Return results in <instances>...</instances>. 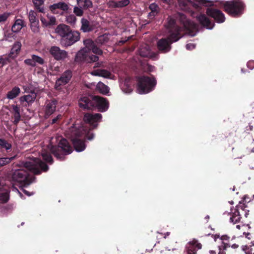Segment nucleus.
I'll list each match as a JSON object with an SVG mask.
<instances>
[{
  "label": "nucleus",
  "instance_id": "obj_25",
  "mask_svg": "<svg viewBox=\"0 0 254 254\" xmlns=\"http://www.w3.org/2000/svg\"><path fill=\"white\" fill-rule=\"evenodd\" d=\"M168 25L169 27L171 29L173 30L174 29L175 32L177 33L178 30H179V36H180V30L181 28L178 26L176 25V20L174 19L172 16H169L168 19Z\"/></svg>",
  "mask_w": 254,
  "mask_h": 254
},
{
  "label": "nucleus",
  "instance_id": "obj_45",
  "mask_svg": "<svg viewBox=\"0 0 254 254\" xmlns=\"http://www.w3.org/2000/svg\"><path fill=\"white\" fill-rule=\"evenodd\" d=\"M87 60L88 61H87V63H88L96 62L99 60V57L97 56L94 55H91V56L88 55Z\"/></svg>",
  "mask_w": 254,
  "mask_h": 254
},
{
  "label": "nucleus",
  "instance_id": "obj_29",
  "mask_svg": "<svg viewBox=\"0 0 254 254\" xmlns=\"http://www.w3.org/2000/svg\"><path fill=\"white\" fill-rule=\"evenodd\" d=\"M83 44L85 47L83 49L88 52L91 51L94 46L96 45L94 41L91 39H86L84 40L83 41Z\"/></svg>",
  "mask_w": 254,
  "mask_h": 254
},
{
  "label": "nucleus",
  "instance_id": "obj_8",
  "mask_svg": "<svg viewBox=\"0 0 254 254\" xmlns=\"http://www.w3.org/2000/svg\"><path fill=\"white\" fill-rule=\"evenodd\" d=\"M179 32L178 30L177 33H171L167 38H161L157 41V48L160 53L165 54L170 51L171 44L181 38Z\"/></svg>",
  "mask_w": 254,
  "mask_h": 254
},
{
  "label": "nucleus",
  "instance_id": "obj_2",
  "mask_svg": "<svg viewBox=\"0 0 254 254\" xmlns=\"http://www.w3.org/2000/svg\"><path fill=\"white\" fill-rule=\"evenodd\" d=\"M36 164L29 161L22 162V164L25 169L15 170L11 174L12 181L19 184L20 187H27L32 183L35 177L30 172L35 175H40L41 171L47 172L49 167L47 164L38 160Z\"/></svg>",
  "mask_w": 254,
  "mask_h": 254
},
{
  "label": "nucleus",
  "instance_id": "obj_12",
  "mask_svg": "<svg viewBox=\"0 0 254 254\" xmlns=\"http://www.w3.org/2000/svg\"><path fill=\"white\" fill-rule=\"evenodd\" d=\"M49 53L51 56L57 61H64L68 56L67 52L62 50L58 46H52Z\"/></svg>",
  "mask_w": 254,
  "mask_h": 254
},
{
  "label": "nucleus",
  "instance_id": "obj_27",
  "mask_svg": "<svg viewBox=\"0 0 254 254\" xmlns=\"http://www.w3.org/2000/svg\"><path fill=\"white\" fill-rule=\"evenodd\" d=\"M78 5L83 9H87L92 7L93 3L91 0H76Z\"/></svg>",
  "mask_w": 254,
  "mask_h": 254
},
{
  "label": "nucleus",
  "instance_id": "obj_5",
  "mask_svg": "<svg viewBox=\"0 0 254 254\" xmlns=\"http://www.w3.org/2000/svg\"><path fill=\"white\" fill-rule=\"evenodd\" d=\"M224 10L233 17L241 16L246 10V5L242 0L226 1L223 3Z\"/></svg>",
  "mask_w": 254,
  "mask_h": 254
},
{
  "label": "nucleus",
  "instance_id": "obj_4",
  "mask_svg": "<svg viewBox=\"0 0 254 254\" xmlns=\"http://www.w3.org/2000/svg\"><path fill=\"white\" fill-rule=\"evenodd\" d=\"M55 30L61 37V44L64 47L70 46L80 40V33L77 31L72 30L66 25L61 24Z\"/></svg>",
  "mask_w": 254,
  "mask_h": 254
},
{
  "label": "nucleus",
  "instance_id": "obj_41",
  "mask_svg": "<svg viewBox=\"0 0 254 254\" xmlns=\"http://www.w3.org/2000/svg\"><path fill=\"white\" fill-rule=\"evenodd\" d=\"M190 246H193L196 250L201 249L202 245L200 243H198L197 240L193 239L189 243Z\"/></svg>",
  "mask_w": 254,
  "mask_h": 254
},
{
  "label": "nucleus",
  "instance_id": "obj_50",
  "mask_svg": "<svg viewBox=\"0 0 254 254\" xmlns=\"http://www.w3.org/2000/svg\"><path fill=\"white\" fill-rule=\"evenodd\" d=\"M24 63L26 64L31 66L32 67H34L36 66V64H35V63L34 62V60H33V58H31V59H26L24 61Z\"/></svg>",
  "mask_w": 254,
  "mask_h": 254
},
{
  "label": "nucleus",
  "instance_id": "obj_21",
  "mask_svg": "<svg viewBox=\"0 0 254 254\" xmlns=\"http://www.w3.org/2000/svg\"><path fill=\"white\" fill-rule=\"evenodd\" d=\"M88 52L83 49L79 51L76 54L75 61L77 62H86L87 63L88 56Z\"/></svg>",
  "mask_w": 254,
  "mask_h": 254
},
{
  "label": "nucleus",
  "instance_id": "obj_47",
  "mask_svg": "<svg viewBox=\"0 0 254 254\" xmlns=\"http://www.w3.org/2000/svg\"><path fill=\"white\" fill-rule=\"evenodd\" d=\"M47 18L48 19V24L49 26L55 25L57 24L55 17L48 15Z\"/></svg>",
  "mask_w": 254,
  "mask_h": 254
},
{
  "label": "nucleus",
  "instance_id": "obj_3",
  "mask_svg": "<svg viewBox=\"0 0 254 254\" xmlns=\"http://www.w3.org/2000/svg\"><path fill=\"white\" fill-rule=\"evenodd\" d=\"M79 107L83 109L92 110L94 108L100 112H105L109 108V102L103 97L98 96H83L79 100Z\"/></svg>",
  "mask_w": 254,
  "mask_h": 254
},
{
  "label": "nucleus",
  "instance_id": "obj_55",
  "mask_svg": "<svg viewBox=\"0 0 254 254\" xmlns=\"http://www.w3.org/2000/svg\"><path fill=\"white\" fill-rule=\"evenodd\" d=\"M247 67L250 69L254 68V61H249L247 64Z\"/></svg>",
  "mask_w": 254,
  "mask_h": 254
},
{
  "label": "nucleus",
  "instance_id": "obj_43",
  "mask_svg": "<svg viewBox=\"0 0 254 254\" xmlns=\"http://www.w3.org/2000/svg\"><path fill=\"white\" fill-rule=\"evenodd\" d=\"M36 13L32 10H31L29 13V20L30 22L39 21L36 18Z\"/></svg>",
  "mask_w": 254,
  "mask_h": 254
},
{
  "label": "nucleus",
  "instance_id": "obj_49",
  "mask_svg": "<svg viewBox=\"0 0 254 254\" xmlns=\"http://www.w3.org/2000/svg\"><path fill=\"white\" fill-rule=\"evenodd\" d=\"M14 121L13 124L14 125H17L20 120V114L18 113H13Z\"/></svg>",
  "mask_w": 254,
  "mask_h": 254
},
{
  "label": "nucleus",
  "instance_id": "obj_36",
  "mask_svg": "<svg viewBox=\"0 0 254 254\" xmlns=\"http://www.w3.org/2000/svg\"><path fill=\"white\" fill-rule=\"evenodd\" d=\"M0 146L2 148H4L6 150L10 149L11 148V144L8 143L6 140L4 139H0Z\"/></svg>",
  "mask_w": 254,
  "mask_h": 254
},
{
  "label": "nucleus",
  "instance_id": "obj_35",
  "mask_svg": "<svg viewBox=\"0 0 254 254\" xmlns=\"http://www.w3.org/2000/svg\"><path fill=\"white\" fill-rule=\"evenodd\" d=\"M109 40L108 35L104 34L98 37L97 39L98 43L103 45L108 42Z\"/></svg>",
  "mask_w": 254,
  "mask_h": 254
},
{
  "label": "nucleus",
  "instance_id": "obj_26",
  "mask_svg": "<svg viewBox=\"0 0 254 254\" xmlns=\"http://www.w3.org/2000/svg\"><path fill=\"white\" fill-rule=\"evenodd\" d=\"M20 91V89L18 87L15 86L7 93L6 98L8 99H13L19 95Z\"/></svg>",
  "mask_w": 254,
  "mask_h": 254
},
{
  "label": "nucleus",
  "instance_id": "obj_23",
  "mask_svg": "<svg viewBox=\"0 0 254 254\" xmlns=\"http://www.w3.org/2000/svg\"><path fill=\"white\" fill-rule=\"evenodd\" d=\"M91 74L94 76H101L106 78H109L111 76V73L104 69H97L91 72Z\"/></svg>",
  "mask_w": 254,
  "mask_h": 254
},
{
  "label": "nucleus",
  "instance_id": "obj_32",
  "mask_svg": "<svg viewBox=\"0 0 254 254\" xmlns=\"http://www.w3.org/2000/svg\"><path fill=\"white\" fill-rule=\"evenodd\" d=\"M190 2V1L188 0H180L179 1V6L183 10L188 11L190 8L188 4Z\"/></svg>",
  "mask_w": 254,
  "mask_h": 254
},
{
  "label": "nucleus",
  "instance_id": "obj_48",
  "mask_svg": "<svg viewBox=\"0 0 254 254\" xmlns=\"http://www.w3.org/2000/svg\"><path fill=\"white\" fill-rule=\"evenodd\" d=\"M93 53L97 55H102L103 54V51L99 48L97 47L95 45L94 48L91 50Z\"/></svg>",
  "mask_w": 254,
  "mask_h": 254
},
{
  "label": "nucleus",
  "instance_id": "obj_60",
  "mask_svg": "<svg viewBox=\"0 0 254 254\" xmlns=\"http://www.w3.org/2000/svg\"><path fill=\"white\" fill-rule=\"evenodd\" d=\"M5 64V60L2 58H0V66L2 67Z\"/></svg>",
  "mask_w": 254,
  "mask_h": 254
},
{
  "label": "nucleus",
  "instance_id": "obj_52",
  "mask_svg": "<svg viewBox=\"0 0 254 254\" xmlns=\"http://www.w3.org/2000/svg\"><path fill=\"white\" fill-rule=\"evenodd\" d=\"M241 201L242 202V204H244L245 207L244 209H243V210H240V211H241V213H242L243 214H244V215L246 217H247L249 214V210L246 209V208L247 207V206L245 203L243 202V201Z\"/></svg>",
  "mask_w": 254,
  "mask_h": 254
},
{
  "label": "nucleus",
  "instance_id": "obj_20",
  "mask_svg": "<svg viewBox=\"0 0 254 254\" xmlns=\"http://www.w3.org/2000/svg\"><path fill=\"white\" fill-rule=\"evenodd\" d=\"M130 3L129 0H121L120 1L110 0L108 5L110 8H123L128 5Z\"/></svg>",
  "mask_w": 254,
  "mask_h": 254
},
{
  "label": "nucleus",
  "instance_id": "obj_1",
  "mask_svg": "<svg viewBox=\"0 0 254 254\" xmlns=\"http://www.w3.org/2000/svg\"><path fill=\"white\" fill-rule=\"evenodd\" d=\"M102 118V115L99 113L94 114L86 113L84 115L83 120L85 123L90 125V128L87 127L73 124L65 131L66 136L71 139L76 151H82L86 146L85 140L80 139V137H84L89 140L94 138V134L90 130L97 127L98 123L101 122Z\"/></svg>",
  "mask_w": 254,
  "mask_h": 254
},
{
  "label": "nucleus",
  "instance_id": "obj_39",
  "mask_svg": "<svg viewBox=\"0 0 254 254\" xmlns=\"http://www.w3.org/2000/svg\"><path fill=\"white\" fill-rule=\"evenodd\" d=\"M77 19L74 14H70L66 17V21L70 25L75 24Z\"/></svg>",
  "mask_w": 254,
  "mask_h": 254
},
{
  "label": "nucleus",
  "instance_id": "obj_58",
  "mask_svg": "<svg viewBox=\"0 0 254 254\" xmlns=\"http://www.w3.org/2000/svg\"><path fill=\"white\" fill-rule=\"evenodd\" d=\"M197 1L199 2V4H201L205 6H208L209 3H210V1H207L206 0H197Z\"/></svg>",
  "mask_w": 254,
  "mask_h": 254
},
{
  "label": "nucleus",
  "instance_id": "obj_62",
  "mask_svg": "<svg viewBox=\"0 0 254 254\" xmlns=\"http://www.w3.org/2000/svg\"><path fill=\"white\" fill-rule=\"evenodd\" d=\"M239 245L236 244H232V245H230V247H231L232 249H236L239 248Z\"/></svg>",
  "mask_w": 254,
  "mask_h": 254
},
{
  "label": "nucleus",
  "instance_id": "obj_59",
  "mask_svg": "<svg viewBox=\"0 0 254 254\" xmlns=\"http://www.w3.org/2000/svg\"><path fill=\"white\" fill-rule=\"evenodd\" d=\"M11 107L13 111V113H20L19 107L17 105H12Z\"/></svg>",
  "mask_w": 254,
  "mask_h": 254
},
{
  "label": "nucleus",
  "instance_id": "obj_9",
  "mask_svg": "<svg viewBox=\"0 0 254 254\" xmlns=\"http://www.w3.org/2000/svg\"><path fill=\"white\" fill-rule=\"evenodd\" d=\"M176 18L190 35L192 36L195 35L198 29V25L196 23L189 20L186 16L182 13H178Z\"/></svg>",
  "mask_w": 254,
  "mask_h": 254
},
{
  "label": "nucleus",
  "instance_id": "obj_24",
  "mask_svg": "<svg viewBox=\"0 0 254 254\" xmlns=\"http://www.w3.org/2000/svg\"><path fill=\"white\" fill-rule=\"evenodd\" d=\"M81 23V26L80 30L84 32H90L93 30L92 26L90 24L89 21L87 19L84 18H82Z\"/></svg>",
  "mask_w": 254,
  "mask_h": 254
},
{
  "label": "nucleus",
  "instance_id": "obj_22",
  "mask_svg": "<svg viewBox=\"0 0 254 254\" xmlns=\"http://www.w3.org/2000/svg\"><path fill=\"white\" fill-rule=\"evenodd\" d=\"M148 8L150 10V12L148 14L149 18H153L159 14L160 10L158 5L156 3L150 4Z\"/></svg>",
  "mask_w": 254,
  "mask_h": 254
},
{
  "label": "nucleus",
  "instance_id": "obj_34",
  "mask_svg": "<svg viewBox=\"0 0 254 254\" xmlns=\"http://www.w3.org/2000/svg\"><path fill=\"white\" fill-rule=\"evenodd\" d=\"M35 6L40 12H43L44 9L42 6L44 3L43 0H33Z\"/></svg>",
  "mask_w": 254,
  "mask_h": 254
},
{
  "label": "nucleus",
  "instance_id": "obj_28",
  "mask_svg": "<svg viewBox=\"0 0 254 254\" xmlns=\"http://www.w3.org/2000/svg\"><path fill=\"white\" fill-rule=\"evenodd\" d=\"M24 26L23 21L21 19H16L11 27V30L14 33L19 32Z\"/></svg>",
  "mask_w": 254,
  "mask_h": 254
},
{
  "label": "nucleus",
  "instance_id": "obj_38",
  "mask_svg": "<svg viewBox=\"0 0 254 254\" xmlns=\"http://www.w3.org/2000/svg\"><path fill=\"white\" fill-rule=\"evenodd\" d=\"M31 58H33V60H34V62L35 63V64H36V63L40 64L43 65L44 64V60L42 58L36 56L35 55H32L31 56Z\"/></svg>",
  "mask_w": 254,
  "mask_h": 254
},
{
  "label": "nucleus",
  "instance_id": "obj_33",
  "mask_svg": "<svg viewBox=\"0 0 254 254\" xmlns=\"http://www.w3.org/2000/svg\"><path fill=\"white\" fill-rule=\"evenodd\" d=\"M42 157L43 160L49 163L52 164L53 162V159L51 154L48 152H43Z\"/></svg>",
  "mask_w": 254,
  "mask_h": 254
},
{
  "label": "nucleus",
  "instance_id": "obj_18",
  "mask_svg": "<svg viewBox=\"0 0 254 254\" xmlns=\"http://www.w3.org/2000/svg\"><path fill=\"white\" fill-rule=\"evenodd\" d=\"M37 94L34 91H31L29 94L20 97L19 101L21 104L26 102L28 105H31L36 99Z\"/></svg>",
  "mask_w": 254,
  "mask_h": 254
},
{
  "label": "nucleus",
  "instance_id": "obj_56",
  "mask_svg": "<svg viewBox=\"0 0 254 254\" xmlns=\"http://www.w3.org/2000/svg\"><path fill=\"white\" fill-rule=\"evenodd\" d=\"M41 22L42 23V24L46 26V27H48V26H49V25L48 24V18H44V17H41Z\"/></svg>",
  "mask_w": 254,
  "mask_h": 254
},
{
  "label": "nucleus",
  "instance_id": "obj_53",
  "mask_svg": "<svg viewBox=\"0 0 254 254\" xmlns=\"http://www.w3.org/2000/svg\"><path fill=\"white\" fill-rule=\"evenodd\" d=\"M230 247V244L224 243L223 244H221V245L219 246L218 249H221L222 250L226 251L227 250V249Z\"/></svg>",
  "mask_w": 254,
  "mask_h": 254
},
{
  "label": "nucleus",
  "instance_id": "obj_42",
  "mask_svg": "<svg viewBox=\"0 0 254 254\" xmlns=\"http://www.w3.org/2000/svg\"><path fill=\"white\" fill-rule=\"evenodd\" d=\"M197 250L193 246H189L186 247V254H196Z\"/></svg>",
  "mask_w": 254,
  "mask_h": 254
},
{
  "label": "nucleus",
  "instance_id": "obj_15",
  "mask_svg": "<svg viewBox=\"0 0 254 254\" xmlns=\"http://www.w3.org/2000/svg\"><path fill=\"white\" fill-rule=\"evenodd\" d=\"M52 12L56 14H63V11H67L69 8L67 4L64 2H59L50 6Z\"/></svg>",
  "mask_w": 254,
  "mask_h": 254
},
{
  "label": "nucleus",
  "instance_id": "obj_37",
  "mask_svg": "<svg viewBox=\"0 0 254 254\" xmlns=\"http://www.w3.org/2000/svg\"><path fill=\"white\" fill-rule=\"evenodd\" d=\"M30 28L34 33H38L39 31V21L30 22Z\"/></svg>",
  "mask_w": 254,
  "mask_h": 254
},
{
  "label": "nucleus",
  "instance_id": "obj_46",
  "mask_svg": "<svg viewBox=\"0 0 254 254\" xmlns=\"http://www.w3.org/2000/svg\"><path fill=\"white\" fill-rule=\"evenodd\" d=\"M11 158L8 157H1L0 158V167H2L10 162Z\"/></svg>",
  "mask_w": 254,
  "mask_h": 254
},
{
  "label": "nucleus",
  "instance_id": "obj_11",
  "mask_svg": "<svg viewBox=\"0 0 254 254\" xmlns=\"http://www.w3.org/2000/svg\"><path fill=\"white\" fill-rule=\"evenodd\" d=\"M206 13L207 16L214 19L217 23H221L225 21L224 14L219 9L214 7H208Z\"/></svg>",
  "mask_w": 254,
  "mask_h": 254
},
{
  "label": "nucleus",
  "instance_id": "obj_54",
  "mask_svg": "<svg viewBox=\"0 0 254 254\" xmlns=\"http://www.w3.org/2000/svg\"><path fill=\"white\" fill-rule=\"evenodd\" d=\"M62 117V116L61 114H59L56 117H55L54 118H53L52 120L51 124L53 125V124L58 123V121L59 120L61 119Z\"/></svg>",
  "mask_w": 254,
  "mask_h": 254
},
{
  "label": "nucleus",
  "instance_id": "obj_7",
  "mask_svg": "<svg viewBox=\"0 0 254 254\" xmlns=\"http://www.w3.org/2000/svg\"><path fill=\"white\" fill-rule=\"evenodd\" d=\"M72 150V147L64 138L61 139L58 146H53L51 148V153L60 161L64 160L65 156L70 154Z\"/></svg>",
  "mask_w": 254,
  "mask_h": 254
},
{
  "label": "nucleus",
  "instance_id": "obj_64",
  "mask_svg": "<svg viewBox=\"0 0 254 254\" xmlns=\"http://www.w3.org/2000/svg\"><path fill=\"white\" fill-rule=\"evenodd\" d=\"M102 64V63H99V62L96 63L95 64V65H94V67L96 68V67H100V66H101Z\"/></svg>",
  "mask_w": 254,
  "mask_h": 254
},
{
  "label": "nucleus",
  "instance_id": "obj_16",
  "mask_svg": "<svg viewBox=\"0 0 254 254\" xmlns=\"http://www.w3.org/2000/svg\"><path fill=\"white\" fill-rule=\"evenodd\" d=\"M245 206L242 204V201H240L238 205L236 206V208L234 209V211L231 209L232 215L230 218V221L233 224H235L239 222L241 220V212L240 210H243Z\"/></svg>",
  "mask_w": 254,
  "mask_h": 254
},
{
  "label": "nucleus",
  "instance_id": "obj_51",
  "mask_svg": "<svg viewBox=\"0 0 254 254\" xmlns=\"http://www.w3.org/2000/svg\"><path fill=\"white\" fill-rule=\"evenodd\" d=\"M220 239L222 240L221 244H229L228 242L229 241L230 237L228 236L227 235H222L220 237Z\"/></svg>",
  "mask_w": 254,
  "mask_h": 254
},
{
  "label": "nucleus",
  "instance_id": "obj_40",
  "mask_svg": "<svg viewBox=\"0 0 254 254\" xmlns=\"http://www.w3.org/2000/svg\"><path fill=\"white\" fill-rule=\"evenodd\" d=\"M83 8L78 6H75L73 8V13L77 16H81L83 14Z\"/></svg>",
  "mask_w": 254,
  "mask_h": 254
},
{
  "label": "nucleus",
  "instance_id": "obj_44",
  "mask_svg": "<svg viewBox=\"0 0 254 254\" xmlns=\"http://www.w3.org/2000/svg\"><path fill=\"white\" fill-rule=\"evenodd\" d=\"M9 16L10 13L8 12H4L0 14V24L5 22Z\"/></svg>",
  "mask_w": 254,
  "mask_h": 254
},
{
  "label": "nucleus",
  "instance_id": "obj_17",
  "mask_svg": "<svg viewBox=\"0 0 254 254\" xmlns=\"http://www.w3.org/2000/svg\"><path fill=\"white\" fill-rule=\"evenodd\" d=\"M197 21L203 27L208 29H212L215 23L204 14H200L196 17Z\"/></svg>",
  "mask_w": 254,
  "mask_h": 254
},
{
  "label": "nucleus",
  "instance_id": "obj_6",
  "mask_svg": "<svg viewBox=\"0 0 254 254\" xmlns=\"http://www.w3.org/2000/svg\"><path fill=\"white\" fill-rule=\"evenodd\" d=\"M137 90L138 93L147 94L153 90L157 84V81L153 75L138 76L136 78Z\"/></svg>",
  "mask_w": 254,
  "mask_h": 254
},
{
  "label": "nucleus",
  "instance_id": "obj_14",
  "mask_svg": "<svg viewBox=\"0 0 254 254\" xmlns=\"http://www.w3.org/2000/svg\"><path fill=\"white\" fill-rule=\"evenodd\" d=\"M57 101L54 99L53 100H48L46 101L44 107V118L48 119L56 111Z\"/></svg>",
  "mask_w": 254,
  "mask_h": 254
},
{
  "label": "nucleus",
  "instance_id": "obj_63",
  "mask_svg": "<svg viewBox=\"0 0 254 254\" xmlns=\"http://www.w3.org/2000/svg\"><path fill=\"white\" fill-rule=\"evenodd\" d=\"M219 249V252H218V254H226V251H223L221 249Z\"/></svg>",
  "mask_w": 254,
  "mask_h": 254
},
{
  "label": "nucleus",
  "instance_id": "obj_19",
  "mask_svg": "<svg viewBox=\"0 0 254 254\" xmlns=\"http://www.w3.org/2000/svg\"><path fill=\"white\" fill-rule=\"evenodd\" d=\"M21 44L19 41H16L12 46L10 52L8 54V58L11 59H14L19 55L21 48Z\"/></svg>",
  "mask_w": 254,
  "mask_h": 254
},
{
  "label": "nucleus",
  "instance_id": "obj_57",
  "mask_svg": "<svg viewBox=\"0 0 254 254\" xmlns=\"http://www.w3.org/2000/svg\"><path fill=\"white\" fill-rule=\"evenodd\" d=\"M195 47V45L192 43H188L186 45V48L187 50H191L194 49Z\"/></svg>",
  "mask_w": 254,
  "mask_h": 254
},
{
  "label": "nucleus",
  "instance_id": "obj_30",
  "mask_svg": "<svg viewBox=\"0 0 254 254\" xmlns=\"http://www.w3.org/2000/svg\"><path fill=\"white\" fill-rule=\"evenodd\" d=\"M138 54L142 57H148L150 55V51L147 46L140 47L138 50Z\"/></svg>",
  "mask_w": 254,
  "mask_h": 254
},
{
  "label": "nucleus",
  "instance_id": "obj_10",
  "mask_svg": "<svg viewBox=\"0 0 254 254\" xmlns=\"http://www.w3.org/2000/svg\"><path fill=\"white\" fill-rule=\"evenodd\" d=\"M72 76V72L70 70H66L64 71L60 77L56 80L55 88L57 90H60L62 86L68 83Z\"/></svg>",
  "mask_w": 254,
  "mask_h": 254
},
{
  "label": "nucleus",
  "instance_id": "obj_31",
  "mask_svg": "<svg viewBox=\"0 0 254 254\" xmlns=\"http://www.w3.org/2000/svg\"><path fill=\"white\" fill-rule=\"evenodd\" d=\"M97 88L101 93L104 94L108 93L109 91V87L102 82H99L97 85Z\"/></svg>",
  "mask_w": 254,
  "mask_h": 254
},
{
  "label": "nucleus",
  "instance_id": "obj_61",
  "mask_svg": "<svg viewBox=\"0 0 254 254\" xmlns=\"http://www.w3.org/2000/svg\"><path fill=\"white\" fill-rule=\"evenodd\" d=\"M22 191L26 194L27 195V196H31V195L33 194V193H31L30 192H29L28 191L24 189H21Z\"/></svg>",
  "mask_w": 254,
  "mask_h": 254
},
{
  "label": "nucleus",
  "instance_id": "obj_13",
  "mask_svg": "<svg viewBox=\"0 0 254 254\" xmlns=\"http://www.w3.org/2000/svg\"><path fill=\"white\" fill-rule=\"evenodd\" d=\"M10 190L5 181L0 178V203H5L9 199Z\"/></svg>",
  "mask_w": 254,
  "mask_h": 254
}]
</instances>
